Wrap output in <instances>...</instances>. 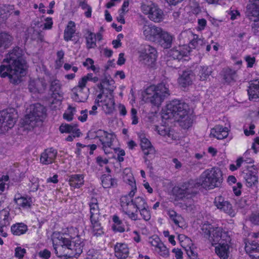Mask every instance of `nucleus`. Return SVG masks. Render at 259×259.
Wrapping results in <instances>:
<instances>
[{"instance_id":"1","label":"nucleus","mask_w":259,"mask_h":259,"mask_svg":"<svg viewBox=\"0 0 259 259\" xmlns=\"http://www.w3.org/2000/svg\"><path fill=\"white\" fill-rule=\"evenodd\" d=\"M3 63L0 66L1 77L8 76L10 81L15 84L20 83L27 68L22 50L17 47L14 48L7 54Z\"/></svg>"},{"instance_id":"2","label":"nucleus","mask_w":259,"mask_h":259,"mask_svg":"<svg viewBox=\"0 0 259 259\" xmlns=\"http://www.w3.org/2000/svg\"><path fill=\"white\" fill-rule=\"evenodd\" d=\"M52 241L55 253L59 257H76L82 252V246L78 237L70 239L64 234L54 233Z\"/></svg>"},{"instance_id":"3","label":"nucleus","mask_w":259,"mask_h":259,"mask_svg":"<svg viewBox=\"0 0 259 259\" xmlns=\"http://www.w3.org/2000/svg\"><path fill=\"white\" fill-rule=\"evenodd\" d=\"M188 105L184 102L174 100L167 104L164 117L165 118H174L180 123L184 128H188L192 123L191 117L188 115Z\"/></svg>"},{"instance_id":"4","label":"nucleus","mask_w":259,"mask_h":259,"mask_svg":"<svg viewBox=\"0 0 259 259\" xmlns=\"http://www.w3.org/2000/svg\"><path fill=\"white\" fill-rule=\"evenodd\" d=\"M137 191H130L128 194L122 195L120 199L121 210L122 212L133 221L138 220V210L148 205L143 197L133 198Z\"/></svg>"},{"instance_id":"5","label":"nucleus","mask_w":259,"mask_h":259,"mask_svg":"<svg viewBox=\"0 0 259 259\" xmlns=\"http://www.w3.org/2000/svg\"><path fill=\"white\" fill-rule=\"evenodd\" d=\"M200 186L199 179L197 181L190 180L184 183L180 187L174 189L175 194L179 198H186L188 199H190L189 203L186 202L185 203L186 209L188 211H191L194 209L195 207L191 198L196 194L197 189Z\"/></svg>"},{"instance_id":"6","label":"nucleus","mask_w":259,"mask_h":259,"mask_svg":"<svg viewBox=\"0 0 259 259\" xmlns=\"http://www.w3.org/2000/svg\"><path fill=\"white\" fill-rule=\"evenodd\" d=\"M223 179L222 172L218 167L206 169L199 178L201 186L203 188L209 190L219 187Z\"/></svg>"},{"instance_id":"7","label":"nucleus","mask_w":259,"mask_h":259,"mask_svg":"<svg viewBox=\"0 0 259 259\" xmlns=\"http://www.w3.org/2000/svg\"><path fill=\"white\" fill-rule=\"evenodd\" d=\"M145 98L153 105L159 106L169 95L168 85L161 82L156 85H151L145 90Z\"/></svg>"},{"instance_id":"8","label":"nucleus","mask_w":259,"mask_h":259,"mask_svg":"<svg viewBox=\"0 0 259 259\" xmlns=\"http://www.w3.org/2000/svg\"><path fill=\"white\" fill-rule=\"evenodd\" d=\"M30 113L25 116L22 124L27 128H33L41 124L45 115V107L39 103L31 106Z\"/></svg>"},{"instance_id":"9","label":"nucleus","mask_w":259,"mask_h":259,"mask_svg":"<svg viewBox=\"0 0 259 259\" xmlns=\"http://www.w3.org/2000/svg\"><path fill=\"white\" fill-rule=\"evenodd\" d=\"M139 54V61L147 66H152L156 61L157 57L156 49L149 45L141 46Z\"/></svg>"},{"instance_id":"10","label":"nucleus","mask_w":259,"mask_h":259,"mask_svg":"<svg viewBox=\"0 0 259 259\" xmlns=\"http://www.w3.org/2000/svg\"><path fill=\"white\" fill-rule=\"evenodd\" d=\"M138 137L140 140V145L144 154V158L145 162L148 167L152 168L149 158H152L154 156L155 149L152 146L150 141L147 138L145 134L141 132L138 134Z\"/></svg>"},{"instance_id":"11","label":"nucleus","mask_w":259,"mask_h":259,"mask_svg":"<svg viewBox=\"0 0 259 259\" xmlns=\"http://www.w3.org/2000/svg\"><path fill=\"white\" fill-rule=\"evenodd\" d=\"M142 12L148 16V18L156 23L162 21L163 19V12L158 6L154 4L149 5H142L141 6Z\"/></svg>"},{"instance_id":"12","label":"nucleus","mask_w":259,"mask_h":259,"mask_svg":"<svg viewBox=\"0 0 259 259\" xmlns=\"http://www.w3.org/2000/svg\"><path fill=\"white\" fill-rule=\"evenodd\" d=\"M14 110L10 109V111ZM16 122V116L14 112L3 111L0 112V132L3 133L12 128Z\"/></svg>"},{"instance_id":"13","label":"nucleus","mask_w":259,"mask_h":259,"mask_svg":"<svg viewBox=\"0 0 259 259\" xmlns=\"http://www.w3.org/2000/svg\"><path fill=\"white\" fill-rule=\"evenodd\" d=\"M162 29L152 24H145L142 28L143 35L145 40L155 42Z\"/></svg>"},{"instance_id":"14","label":"nucleus","mask_w":259,"mask_h":259,"mask_svg":"<svg viewBox=\"0 0 259 259\" xmlns=\"http://www.w3.org/2000/svg\"><path fill=\"white\" fill-rule=\"evenodd\" d=\"M96 137L99 139L102 145V148L106 153H109L107 149L111 148L115 136L112 133H109L106 131L99 130L96 132Z\"/></svg>"},{"instance_id":"15","label":"nucleus","mask_w":259,"mask_h":259,"mask_svg":"<svg viewBox=\"0 0 259 259\" xmlns=\"http://www.w3.org/2000/svg\"><path fill=\"white\" fill-rule=\"evenodd\" d=\"M246 17L250 20H259V0H249L245 12Z\"/></svg>"},{"instance_id":"16","label":"nucleus","mask_w":259,"mask_h":259,"mask_svg":"<svg viewBox=\"0 0 259 259\" xmlns=\"http://www.w3.org/2000/svg\"><path fill=\"white\" fill-rule=\"evenodd\" d=\"M214 203L215 206L221 211L227 213L231 217L235 215V211L233 209L232 204L222 196L216 197Z\"/></svg>"},{"instance_id":"17","label":"nucleus","mask_w":259,"mask_h":259,"mask_svg":"<svg viewBox=\"0 0 259 259\" xmlns=\"http://www.w3.org/2000/svg\"><path fill=\"white\" fill-rule=\"evenodd\" d=\"M209 240L213 245L220 242L229 241L230 237L227 232L223 231L222 227H213Z\"/></svg>"},{"instance_id":"18","label":"nucleus","mask_w":259,"mask_h":259,"mask_svg":"<svg viewBox=\"0 0 259 259\" xmlns=\"http://www.w3.org/2000/svg\"><path fill=\"white\" fill-rule=\"evenodd\" d=\"M57 150L53 148L46 149L42 152L40 156V162L44 165L53 163L57 155Z\"/></svg>"},{"instance_id":"19","label":"nucleus","mask_w":259,"mask_h":259,"mask_svg":"<svg viewBox=\"0 0 259 259\" xmlns=\"http://www.w3.org/2000/svg\"><path fill=\"white\" fill-rule=\"evenodd\" d=\"M173 40V36L162 29L161 32L157 37V40L155 42L158 44L164 49H167L171 47Z\"/></svg>"},{"instance_id":"20","label":"nucleus","mask_w":259,"mask_h":259,"mask_svg":"<svg viewBox=\"0 0 259 259\" xmlns=\"http://www.w3.org/2000/svg\"><path fill=\"white\" fill-rule=\"evenodd\" d=\"M14 201L20 208L23 209L31 208L33 203L31 197L28 195H21L20 194L15 195Z\"/></svg>"},{"instance_id":"21","label":"nucleus","mask_w":259,"mask_h":259,"mask_svg":"<svg viewBox=\"0 0 259 259\" xmlns=\"http://www.w3.org/2000/svg\"><path fill=\"white\" fill-rule=\"evenodd\" d=\"M190 52V47L187 45L179 46L170 50V56L174 59H181L184 56H187Z\"/></svg>"},{"instance_id":"22","label":"nucleus","mask_w":259,"mask_h":259,"mask_svg":"<svg viewBox=\"0 0 259 259\" xmlns=\"http://www.w3.org/2000/svg\"><path fill=\"white\" fill-rule=\"evenodd\" d=\"M245 250L252 259H259V244L254 241L245 242Z\"/></svg>"},{"instance_id":"23","label":"nucleus","mask_w":259,"mask_h":259,"mask_svg":"<svg viewBox=\"0 0 259 259\" xmlns=\"http://www.w3.org/2000/svg\"><path fill=\"white\" fill-rule=\"evenodd\" d=\"M90 207V220H99L100 215L98 201L97 198L92 197L89 203Z\"/></svg>"},{"instance_id":"24","label":"nucleus","mask_w":259,"mask_h":259,"mask_svg":"<svg viewBox=\"0 0 259 259\" xmlns=\"http://www.w3.org/2000/svg\"><path fill=\"white\" fill-rule=\"evenodd\" d=\"M115 255L119 259H125L129 254V248L126 244L117 243L114 246Z\"/></svg>"},{"instance_id":"25","label":"nucleus","mask_w":259,"mask_h":259,"mask_svg":"<svg viewBox=\"0 0 259 259\" xmlns=\"http://www.w3.org/2000/svg\"><path fill=\"white\" fill-rule=\"evenodd\" d=\"M247 93L250 100H259V79L254 81L250 84Z\"/></svg>"},{"instance_id":"26","label":"nucleus","mask_w":259,"mask_h":259,"mask_svg":"<svg viewBox=\"0 0 259 259\" xmlns=\"http://www.w3.org/2000/svg\"><path fill=\"white\" fill-rule=\"evenodd\" d=\"M123 181L127 185L130 191H137L136 181L133 174L128 169H125L123 175Z\"/></svg>"},{"instance_id":"27","label":"nucleus","mask_w":259,"mask_h":259,"mask_svg":"<svg viewBox=\"0 0 259 259\" xmlns=\"http://www.w3.org/2000/svg\"><path fill=\"white\" fill-rule=\"evenodd\" d=\"M228 135V129L224 127L222 125H217L211 130L210 136L216 138L219 140H222L227 137Z\"/></svg>"},{"instance_id":"28","label":"nucleus","mask_w":259,"mask_h":259,"mask_svg":"<svg viewBox=\"0 0 259 259\" xmlns=\"http://www.w3.org/2000/svg\"><path fill=\"white\" fill-rule=\"evenodd\" d=\"M50 91L51 92V96L55 99L57 97L62 96V92L61 91V84L60 81L58 79H55L51 81Z\"/></svg>"},{"instance_id":"29","label":"nucleus","mask_w":259,"mask_h":259,"mask_svg":"<svg viewBox=\"0 0 259 259\" xmlns=\"http://www.w3.org/2000/svg\"><path fill=\"white\" fill-rule=\"evenodd\" d=\"M194 78L193 72L190 70L185 71L179 78V83L182 87H185L191 84Z\"/></svg>"},{"instance_id":"30","label":"nucleus","mask_w":259,"mask_h":259,"mask_svg":"<svg viewBox=\"0 0 259 259\" xmlns=\"http://www.w3.org/2000/svg\"><path fill=\"white\" fill-rule=\"evenodd\" d=\"M83 88H79L77 85L72 89V99L77 102H83L88 98V94L83 92Z\"/></svg>"},{"instance_id":"31","label":"nucleus","mask_w":259,"mask_h":259,"mask_svg":"<svg viewBox=\"0 0 259 259\" xmlns=\"http://www.w3.org/2000/svg\"><path fill=\"white\" fill-rule=\"evenodd\" d=\"M222 75L224 81L228 83L235 81L237 76L236 71L230 68H224L222 71Z\"/></svg>"},{"instance_id":"32","label":"nucleus","mask_w":259,"mask_h":259,"mask_svg":"<svg viewBox=\"0 0 259 259\" xmlns=\"http://www.w3.org/2000/svg\"><path fill=\"white\" fill-rule=\"evenodd\" d=\"M227 242L223 241L218 243L219 244L215 248L216 253L223 259L228 257L229 245Z\"/></svg>"},{"instance_id":"33","label":"nucleus","mask_w":259,"mask_h":259,"mask_svg":"<svg viewBox=\"0 0 259 259\" xmlns=\"http://www.w3.org/2000/svg\"><path fill=\"white\" fill-rule=\"evenodd\" d=\"M59 130L62 133H72L74 134V137H79L80 135L79 130L76 124H62Z\"/></svg>"},{"instance_id":"34","label":"nucleus","mask_w":259,"mask_h":259,"mask_svg":"<svg viewBox=\"0 0 259 259\" xmlns=\"http://www.w3.org/2000/svg\"><path fill=\"white\" fill-rule=\"evenodd\" d=\"M69 185L74 188H79L84 184V176L83 175H72L69 179Z\"/></svg>"},{"instance_id":"35","label":"nucleus","mask_w":259,"mask_h":259,"mask_svg":"<svg viewBox=\"0 0 259 259\" xmlns=\"http://www.w3.org/2000/svg\"><path fill=\"white\" fill-rule=\"evenodd\" d=\"M12 36L6 32L0 33V52H3L11 44Z\"/></svg>"},{"instance_id":"36","label":"nucleus","mask_w":259,"mask_h":259,"mask_svg":"<svg viewBox=\"0 0 259 259\" xmlns=\"http://www.w3.org/2000/svg\"><path fill=\"white\" fill-rule=\"evenodd\" d=\"M75 32V24L73 21H70L64 32V39L65 41L70 40Z\"/></svg>"},{"instance_id":"37","label":"nucleus","mask_w":259,"mask_h":259,"mask_svg":"<svg viewBox=\"0 0 259 259\" xmlns=\"http://www.w3.org/2000/svg\"><path fill=\"white\" fill-rule=\"evenodd\" d=\"M43 82L39 79H30L28 84L29 91L33 94L40 92L42 90Z\"/></svg>"},{"instance_id":"38","label":"nucleus","mask_w":259,"mask_h":259,"mask_svg":"<svg viewBox=\"0 0 259 259\" xmlns=\"http://www.w3.org/2000/svg\"><path fill=\"white\" fill-rule=\"evenodd\" d=\"M198 70V75L200 80L204 81L207 80L212 72V68L209 66H200L197 68Z\"/></svg>"},{"instance_id":"39","label":"nucleus","mask_w":259,"mask_h":259,"mask_svg":"<svg viewBox=\"0 0 259 259\" xmlns=\"http://www.w3.org/2000/svg\"><path fill=\"white\" fill-rule=\"evenodd\" d=\"M102 185L104 188L115 187L117 186L116 179L111 178L110 175H103L101 178Z\"/></svg>"},{"instance_id":"40","label":"nucleus","mask_w":259,"mask_h":259,"mask_svg":"<svg viewBox=\"0 0 259 259\" xmlns=\"http://www.w3.org/2000/svg\"><path fill=\"white\" fill-rule=\"evenodd\" d=\"M10 220L9 211L8 210L4 209L0 211V231L3 227L10 225Z\"/></svg>"},{"instance_id":"41","label":"nucleus","mask_w":259,"mask_h":259,"mask_svg":"<svg viewBox=\"0 0 259 259\" xmlns=\"http://www.w3.org/2000/svg\"><path fill=\"white\" fill-rule=\"evenodd\" d=\"M90 221L91 223L93 235L96 237L100 236L103 235L104 231L99 220H91Z\"/></svg>"},{"instance_id":"42","label":"nucleus","mask_w":259,"mask_h":259,"mask_svg":"<svg viewBox=\"0 0 259 259\" xmlns=\"http://www.w3.org/2000/svg\"><path fill=\"white\" fill-rule=\"evenodd\" d=\"M27 226L23 223H17L11 227L12 233L15 235H21L27 231Z\"/></svg>"},{"instance_id":"43","label":"nucleus","mask_w":259,"mask_h":259,"mask_svg":"<svg viewBox=\"0 0 259 259\" xmlns=\"http://www.w3.org/2000/svg\"><path fill=\"white\" fill-rule=\"evenodd\" d=\"M86 45L88 49L95 48L97 47L96 34L88 30L86 36Z\"/></svg>"},{"instance_id":"44","label":"nucleus","mask_w":259,"mask_h":259,"mask_svg":"<svg viewBox=\"0 0 259 259\" xmlns=\"http://www.w3.org/2000/svg\"><path fill=\"white\" fill-rule=\"evenodd\" d=\"M168 214L170 220L174 223L176 226L181 227V224L182 223L183 220L182 217L178 214L177 212L173 210H169L168 212Z\"/></svg>"},{"instance_id":"45","label":"nucleus","mask_w":259,"mask_h":259,"mask_svg":"<svg viewBox=\"0 0 259 259\" xmlns=\"http://www.w3.org/2000/svg\"><path fill=\"white\" fill-rule=\"evenodd\" d=\"M244 179L248 187H251L253 185H255L258 183L257 177L255 175H253L250 172H247L245 174Z\"/></svg>"},{"instance_id":"46","label":"nucleus","mask_w":259,"mask_h":259,"mask_svg":"<svg viewBox=\"0 0 259 259\" xmlns=\"http://www.w3.org/2000/svg\"><path fill=\"white\" fill-rule=\"evenodd\" d=\"M155 250L159 255L162 257L167 258L169 255L168 249L163 243H160V245L155 249Z\"/></svg>"},{"instance_id":"47","label":"nucleus","mask_w":259,"mask_h":259,"mask_svg":"<svg viewBox=\"0 0 259 259\" xmlns=\"http://www.w3.org/2000/svg\"><path fill=\"white\" fill-rule=\"evenodd\" d=\"M158 134L162 136H167L171 139H174L172 132L170 131L168 128L164 126H161L158 128Z\"/></svg>"},{"instance_id":"48","label":"nucleus","mask_w":259,"mask_h":259,"mask_svg":"<svg viewBox=\"0 0 259 259\" xmlns=\"http://www.w3.org/2000/svg\"><path fill=\"white\" fill-rule=\"evenodd\" d=\"M79 6H80L83 10H87L85 12V15L87 17L90 18L92 15V8L88 5L85 1H80L78 2Z\"/></svg>"},{"instance_id":"49","label":"nucleus","mask_w":259,"mask_h":259,"mask_svg":"<svg viewBox=\"0 0 259 259\" xmlns=\"http://www.w3.org/2000/svg\"><path fill=\"white\" fill-rule=\"evenodd\" d=\"M75 112V108L69 106L63 114L64 118L68 121L72 120L73 119V116Z\"/></svg>"},{"instance_id":"50","label":"nucleus","mask_w":259,"mask_h":259,"mask_svg":"<svg viewBox=\"0 0 259 259\" xmlns=\"http://www.w3.org/2000/svg\"><path fill=\"white\" fill-rule=\"evenodd\" d=\"M115 102L113 98H108L104 101V105L106 107L107 109L106 112L111 113L114 108Z\"/></svg>"},{"instance_id":"51","label":"nucleus","mask_w":259,"mask_h":259,"mask_svg":"<svg viewBox=\"0 0 259 259\" xmlns=\"http://www.w3.org/2000/svg\"><path fill=\"white\" fill-rule=\"evenodd\" d=\"M213 226L210 224H204L202 225L201 230L202 233L209 239Z\"/></svg>"},{"instance_id":"52","label":"nucleus","mask_w":259,"mask_h":259,"mask_svg":"<svg viewBox=\"0 0 259 259\" xmlns=\"http://www.w3.org/2000/svg\"><path fill=\"white\" fill-rule=\"evenodd\" d=\"M143 219L146 221H149L151 218V214L149 209L148 205L138 210Z\"/></svg>"},{"instance_id":"53","label":"nucleus","mask_w":259,"mask_h":259,"mask_svg":"<svg viewBox=\"0 0 259 259\" xmlns=\"http://www.w3.org/2000/svg\"><path fill=\"white\" fill-rule=\"evenodd\" d=\"M30 187V191L35 192L38 190L39 187V180L37 178L33 177L30 181L29 183Z\"/></svg>"},{"instance_id":"54","label":"nucleus","mask_w":259,"mask_h":259,"mask_svg":"<svg viewBox=\"0 0 259 259\" xmlns=\"http://www.w3.org/2000/svg\"><path fill=\"white\" fill-rule=\"evenodd\" d=\"M186 253L190 259H199L197 249L192 247H189L186 249Z\"/></svg>"},{"instance_id":"55","label":"nucleus","mask_w":259,"mask_h":259,"mask_svg":"<svg viewBox=\"0 0 259 259\" xmlns=\"http://www.w3.org/2000/svg\"><path fill=\"white\" fill-rule=\"evenodd\" d=\"M90 81V79H89V76H88V74L81 77L79 80L78 81L77 85L79 88H83L84 89L86 87V85L88 84V82Z\"/></svg>"},{"instance_id":"56","label":"nucleus","mask_w":259,"mask_h":259,"mask_svg":"<svg viewBox=\"0 0 259 259\" xmlns=\"http://www.w3.org/2000/svg\"><path fill=\"white\" fill-rule=\"evenodd\" d=\"M25 253V249L22 248L21 247H17L15 248V256L19 258V259L22 258Z\"/></svg>"},{"instance_id":"57","label":"nucleus","mask_w":259,"mask_h":259,"mask_svg":"<svg viewBox=\"0 0 259 259\" xmlns=\"http://www.w3.org/2000/svg\"><path fill=\"white\" fill-rule=\"evenodd\" d=\"M9 180V176L8 175H3L0 177V191L3 192L5 188V182Z\"/></svg>"},{"instance_id":"58","label":"nucleus","mask_w":259,"mask_h":259,"mask_svg":"<svg viewBox=\"0 0 259 259\" xmlns=\"http://www.w3.org/2000/svg\"><path fill=\"white\" fill-rule=\"evenodd\" d=\"M150 243L152 246L155 247V249L160 245V243H162L160 239L157 236H153L150 240Z\"/></svg>"},{"instance_id":"59","label":"nucleus","mask_w":259,"mask_h":259,"mask_svg":"<svg viewBox=\"0 0 259 259\" xmlns=\"http://www.w3.org/2000/svg\"><path fill=\"white\" fill-rule=\"evenodd\" d=\"M131 118L132 119V124L136 125L138 123V118L137 116V111L136 109L133 108L131 111Z\"/></svg>"},{"instance_id":"60","label":"nucleus","mask_w":259,"mask_h":259,"mask_svg":"<svg viewBox=\"0 0 259 259\" xmlns=\"http://www.w3.org/2000/svg\"><path fill=\"white\" fill-rule=\"evenodd\" d=\"M245 60L247 62V67H252L255 63V58L254 57H251L250 56H247L245 57Z\"/></svg>"},{"instance_id":"61","label":"nucleus","mask_w":259,"mask_h":259,"mask_svg":"<svg viewBox=\"0 0 259 259\" xmlns=\"http://www.w3.org/2000/svg\"><path fill=\"white\" fill-rule=\"evenodd\" d=\"M38 254L39 256L42 258L48 259L51 256V252L49 250L45 249L43 250L40 251Z\"/></svg>"},{"instance_id":"62","label":"nucleus","mask_w":259,"mask_h":259,"mask_svg":"<svg viewBox=\"0 0 259 259\" xmlns=\"http://www.w3.org/2000/svg\"><path fill=\"white\" fill-rule=\"evenodd\" d=\"M53 20L51 17H47L45 19V22L44 23V27L45 29H50L52 27L53 25Z\"/></svg>"},{"instance_id":"63","label":"nucleus","mask_w":259,"mask_h":259,"mask_svg":"<svg viewBox=\"0 0 259 259\" xmlns=\"http://www.w3.org/2000/svg\"><path fill=\"white\" fill-rule=\"evenodd\" d=\"M129 0H124L121 8L118 10V13H125L128 11Z\"/></svg>"},{"instance_id":"64","label":"nucleus","mask_w":259,"mask_h":259,"mask_svg":"<svg viewBox=\"0 0 259 259\" xmlns=\"http://www.w3.org/2000/svg\"><path fill=\"white\" fill-rule=\"evenodd\" d=\"M172 252L175 254V256L176 259H182L183 258V253L181 249L174 248L172 250Z\"/></svg>"}]
</instances>
